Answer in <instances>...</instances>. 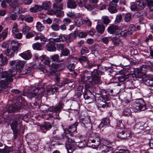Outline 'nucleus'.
I'll use <instances>...</instances> for the list:
<instances>
[{
    "label": "nucleus",
    "mask_w": 153,
    "mask_h": 153,
    "mask_svg": "<svg viewBox=\"0 0 153 153\" xmlns=\"http://www.w3.org/2000/svg\"><path fill=\"white\" fill-rule=\"evenodd\" d=\"M89 52V50L86 47H84L81 48V55H83L84 53H88Z\"/></svg>",
    "instance_id": "nucleus-54"
},
{
    "label": "nucleus",
    "mask_w": 153,
    "mask_h": 153,
    "mask_svg": "<svg viewBox=\"0 0 153 153\" xmlns=\"http://www.w3.org/2000/svg\"><path fill=\"white\" fill-rule=\"evenodd\" d=\"M22 34L21 33H17L13 34L14 38L18 39H21L22 37Z\"/></svg>",
    "instance_id": "nucleus-64"
},
{
    "label": "nucleus",
    "mask_w": 153,
    "mask_h": 153,
    "mask_svg": "<svg viewBox=\"0 0 153 153\" xmlns=\"http://www.w3.org/2000/svg\"><path fill=\"white\" fill-rule=\"evenodd\" d=\"M51 67L57 71L62 70L63 68V65L61 64H52Z\"/></svg>",
    "instance_id": "nucleus-24"
},
{
    "label": "nucleus",
    "mask_w": 153,
    "mask_h": 153,
    "mask_svg": "<svg viewBox=\"0 0 153 153\" xmlns=\"http://www.w3.org/2000/svg\"><path fill=\"white\" fill-rule=\"evenodd\" d=\"M64 135L63 133H62L60 136L53 137L51 139V141L52 142H55L57 140H63Z\"/></svg>",
    "instance_id": "nucleus-35"
},
{
    "label": "nucleus",
    "mask_w": 153,
    "mask_h": 153,
    "mask_svg": "<svg viewBox=\"0 0 153 153\" xmlns=\"http://www.w3.org/2000/svg\"><path fill=\"white\" fill-rule=\"evenodd\" d=\"M136 3L137 6L139 7L140 9H143L145 7V4L144 2H142L141 0H136Z\"/></svg>",
    "instance_id": "nucleus-45"
},
{
    "label": "nucleus",
    "mask_w": 153,
    "mask_h": 153,
    "mask_svg": "<svg viewBox=\"0 0 153 153\" xmlns=\"http://www.w3.org/2000/svg\"><path fill=\"white\" fill-rule=\"evenodd\" d=\"M25 62L22 60H12L10 62V65L13 67V66H16V68L14 69H22L25 65Z\"/></svg>",
    "instance_id": "nucleus-11"
},
{
    "label": "nucleus",
    "mask_w": 153,
    "mask_h": 153,
    "mask_svg": "<svg viewBox=\"0 0 153 153\" xmlns=\"http://www.w3.org/2000/svg\"><path fill=\"white\" fill-rule=\"evenodd\" d=\"M62 22L65 25H68L72 22V20L70 18H66L63 19Z\"/></svg>",
    "instance_id": "nucleus-52"
},
{
    "label": "nucleus",
    "mask_w": 153,
    "mask_h": 153,
    "mask_svg": "<svg viewBox=\"0 0 153 153\" xmlns=\"http://www.w3.org/2000/svg\"><path fill=\"white\" fill-rule=\"evenodd\" d=\"M91 3H90L89 2L87 4H86L85 5V8L87 9L88 10L91 11L94 8H97V7L96 5H91Z\"/></svg>",
    "instance_id": "nucleus-37"
},
{
    "label": "nucleus",
    "mask_w": 153,
    "mask_h": 153,
    "mask_svg": "<svg viewBox=\"0 0 153 153\" xmlns=\"http://www.w3.org/2000/svg\"><path fill=\"white\" fill-rule=\"evenodd\" d=\"M19 55L23 59L26 60L30 59L32 57V54L29 50L23 52L19 54Z\"/></svg>",
    "instance_id": "nucleus-18"
},
{
    "label": "nucleus",
    "mask_w": 153,
    "mask_h": 153,
    "mask_svg": "<svg viewBox=\"0 0 153 153\" xmlns=\"http://www.w3.org/2000/svg\"><path fill=\"white\" fill-rule=\"evenodd\" d=\"M131 75L130 74H123L117 77L118 81L123 82L128 79Z\"/></svg>",
    "instance_id": "nucleus-29"
},
{
    "label": "nucleus",
    "mask_w": 153,
    "mask_h": 153,
    "mask_svg": "<svg viewBox=\"0 0 153 153\" xmlns=\"http://www.w3.org/2000/svg\"><path fill=\"white\" fill-rule=\"evenodd\" d=\"M78 33V30L75 31L68 36L60 34L59 37L53 39V41L56 42H61L66 41L67 42H70L73 41L77 36Z\"/></svg>",
    "instance_id": "nucleus-4"
},
{
    "label": "nucleus",
    "mask_w": 153,
    "mask_h": 153,
    "mask_svg": "<svg viewBox=\"0 0 153 153\" xmlns=\"http://www.w3.org/2000/svg\"><path fill=\"white\" fill-rule=\"evenodd\" d=\"M40 127L41 131L45 133L47 131L49 130L52 128V126L48 123L45 122L44 124L40 125Z\"/></svg>",
    "instance_id": "nucleus-17"
},
{
    "label": "nucleus",
    "mask_w": 153,
    "mask_h": 153,
    "mask_svg": "<svg viewBox=\"0 0 153 153\" xmlns=\"http://www.w3.org/2000/svg\"><path fill=\"white\" fill-rule=\"evenodd\" d=\"M25 101L21 96L17 97L15 104L10 105L7 109L8 112L9 113H14L19 111L21 108V105Z\"/></svg>",
    "instance_id": "nucleus-5"
},
{
    "label": "nucleus",
    "mask_w": 153,
    "mask_h": 153,
    "mask_svg": "<svg viewBox=\"0 0 153 153\" xmlns=\"http://www.w3.org/2000/svg\"><path fill=\"white\" fill-rule=\"evenodd\" d=\"M62 133H64L66 135L69 136L72 135V133L70 129L68 128H65L64 130V132Z\"/></svg>",
    "instance_id": "nucleus-57"
},
{
    "label": "nucleus",
    "mask_w": 153,
    "mask_h": 153,
    "mask_svg": "<svg viewBox=\"0 0 153 153\" xmlns=\"http://www.w3.org/2000/svg\"><path fill=\"white\" fill-rule=\"evenodd\" d=\"M119 28L116 25H111L109 26L107 28V31L108 33L111 34H114L116 35L117 34Z\"/></svg>",
    "instance_id": "nucleus-14"
},
{
    "label": "nucleus",
    "mask_w": 153,
    "mask_h": 153,
    "mask_svg": "<svg viewBox=\"0 0 153 153\" xmlns=\"http://www.w3.org/2000/svg\"><path fill=\"white\" fill-rule=\"evenodd\" d=\"M31 71V67L27 66L25 68L22 69L20 72V74L21 75H25L30 73Z\"/></svg>",
    "instance_id": "nucleus-23"
},
{
    "label": "nucleus",
    "mask_w": 153,
    "mask_h": 153,
    "mask_svg": "<svg viewBox=\"0 0 153 153\" xmlns=\"http://www.w3.org/2000/svg\"><path fill=\"white\" fill-rule=\"evenodd\" d=\"M31 29V28L30 27L27 25L24 26L22 30V33L23 34H26L28 33L29 32H30Z\"/></svg>",
    "instance_id": "nucleus-44"
},
{
    "label": "nucleus",
    "mask_w": 153,
    "mask_h": 153,
    "mask_svg": "<svg viewBox=\"0 0 153 153\" xmlns=\"http://www.w3.org/2000/svg\"><path fill=\"white\" fill-rule=\"evenodd\" d=\"M132 106L134 111L137 112L144 111L146 109L145 103L142 98L135 99L133 102Z\"/></svg>",
    "instance_id": "nucleus-6"
},
{
    "label": "nucleus",
    "mask_w": 153,
    "mask_h": 153,
    "mask_svg": "<svg viewBox=\"0 0 153 153\" xmlns=\"http://www.w3.org/2000/svg\"><path fill=\"white\" fill-rule=\"evenodd\" d=\"M35 40L40 39L42 42L41 44H44L46 42L48 41V39L45 37L41 33H36V36L34 38Z\"/></svg>",
    "instance_id": "nucleus-16"
},
{
    "label": "nucleus",
    "mask_w": 153,
    "mask_h": 153,
    "mask_svg": "<svg viewBox=\"0 0 153 153\" xmlns=\"http://www.w3.org/2000/svg\"><path fill=\"white\" fill-rule=\"evenodd\" d=\"M64 105L62 102H60L59 103L58 105L56 106L50 107L48 108V111L50 112H54L57 113H59L61 111V109L62 108Z\"/></svg>",
    "instance_id": "nucleus-12"
},
{
    "label": "nucleus",
    "mask_w": 153,
    "mask_h": 153,
    "mask_svg": "<svg viewBox=\"0 0 153 153\" xmlns=\"http://www.w3.org/2000/svg\"><path fill=\"white\" fill-rule=\"evenodd\" d=\"M18 26L16 23H14L12 30V33L13 34L19 32V30L18 28Z\"/></svg>",
    "instance_id": "nucleus-42"
},
{
    "label": "nucleus",
    "mask_w": 153,
    "mask_h": 153,
    "mask_svg": "<svg viewBox=\"0 0 153 153\" xmlns=\"http://www.w3.org/2000/svg\"><path fill=\"white\" fill-rule=\"evenodd\" d=\"M51 27L55 31H57L59 30V26L57 23H53L51 25Z\"/></svg>",
    "instance_id": "nucleus-48"
},
{
    "label": "nucleus",
    "mask_w": 153,
    "mask_h": 153,
    "mask_svg": "<svg viewBox=\"0 0 153 153\" xmlns=\"http://www.w3.org/2000/svg\"><path fill=\"white\" fill-rule=\"evenodd\" d=\"M117 137L121 139H129L131 137V131L129 129L123 131L118 134Z\"/></svg>",
    "instance_id": "nucleus-10"
},
{
    "label": "nucleus",
    "mask_w": 153,
    "mask_h": 153,
    "mask_svg": "<svg viewBox=\"0 0 153 153\" xmlns=\"http://www.w3.org/2000/svg\"><path fill=\"white\" fill-rule=\"evenodd\" d=\"M10 83L4 80H1L0 81V88L5 90L7 89Z\"/></svg>",
    "instance_id": "nucleus-28"
},
{
    "label": "nucleus",
    "mask_w": 153,
    "mask_h": 153,
    "mask_svg": "<svg viewBox=\"0 0 153 153\" xmlns=\"http://www.w3.org/2000/svg\"><path fill=\"white\" fill-rule=\"evenodd\" d=\"M46 47L47 48L48 50L50 51H54L56 50L53 43L52 42H48L46 45Z\"/></svg>",
    "instance_id": "nucleus-31"
},
{
    "label": "nucleus",
    "mask_w": 153,
    "mask_h": 153,
    "mask_svg": "<svg viewBox=\"0 0 153 153\" xmlns=\"http://www.w3.org/2000/svg\"><path fill=\"white\" fill-rule=\"evenodd\" d=\"M64 137L62 140H65V144L68 153H72L76 149L75 143L76 142L74 140L72 135H66L63 133Z\"/></svg>",
    "instance_id": "nucleus-2"
},
{
    "label": "nucleus",
    "mask_w": 153,
    "mask_h": 153,
    "mask_svg": "<svg viewBox=\"0 0 153 153\" xmlns=\"http://www.w3.org/2000/svg\"><path fill=\"white\" fill-rule=\"evenodd\" d=\"M142 71L143 69L141 67L137 69L136 71L135 72V74L137 78H142L143 76H145V73H143Z\"/></svg>",
    "instance_id": "nucleus-22"
},
{
    "label": "nucleus",
    "mask_w": 153,
    "mask_h": 153,
    "mask_svg": "<svg viewBox=\"0 0 153 153\" xmlns=\"http://www.w3.org/2000/svg\"><path fill=\"white\" fill-rule=\"evenodd\" d=\"M70 53L69 50L67 48H65L61 51L60 56V57L62 56H68L70 54Z\"/></svg>",
    "instance_id": "nucleus-39"
},
{
    "label": "nucleus",
    "mask_w": 153,
    "mask_h": 153,
    "mask_svg": "<svg viewBox=\"0 0 153 153\" xmlns=\"http://www.w3.org/2000/svg\"><path fill=\"white\" fill-rule=\"evenodd\" d=\"M96 30L99 33L102 34L105 30V27L102 24H98L96 27Z\"/></svg>",
    "instance_id": "nucleus-27"
},
{
    "label": "nucleus",
    "mask_w": 153,
    "mask_h": 153,
    "mask_svg": "<svg viewBox=\"0 0 153 153\" xmlns=\"http://www.w3.org/2000/svg\"><path fill=\"white\" fill-rule=\"evenodd\" d=\"M34 60L39 62L40 61L41 62H43L45 65L50 66V59L45 55H43L39 56L38 53L35 54L34 55Z\"/></svg>",
    "instance_id": "nucleus-9"
},
{
    "label": "nucleus",
    "mask_w": 153,
    "mask_h": 153,
    "mask_svg": "<svg viewBox=\"0 0 153 153\" xmlns=\"http://www.w3.org/2000/svg\"><path fill=\"white\" fill-rule=\"evenodd\" d=\"M39 92L38 89L35 88H33L31 91L29 93V94L31 97H34L39 94Z\"/></svg>",
    "instance_id": "nucleus-32"
},
{
    "label": "nucleus",
    "mask_w": 153,
    "mask_h": 153,
    "mask_svg": "<svg viewBox=\"0 0 153 153\" xmlns=\"http://www.w3.org/2000/svg\"><path fill=\"white\" fill-rule=\"evenodd\" d=\"M76 25L78 27L80 26L83 24V21L81 18L78 17L75 20Z\"/></svg>",
    "instance_id": "nucleus-43"
},
{
    "label": "nucleus",
    "mask_w": 153,
    "mask_h": 153,
    "mask_svg": "<svg viewBox=\"0 0 153 153\" xmlns=\"http://www.w3.org/2000/svg\"><path fill=\"white\" fill-rule=\"evenodd\" d=\"M131 18V14L130 13L126 14L124 20L126 22H129Z\"/></svg>",
    "instance_id": "nucleus-55"
},
{
    "label": "nucleus",
    "mask_w": 153,
    "mask_h": 153,
    "mask_svg": "<svg viewBox=\"0 0 153 153\" xmlns=\"http://www.w3.org/2000/svg\"><path fill=\"white\" fill-rule=\"evenodd\" d=\"M53 8L55 10L63 9V5L62 4H58L54 3L53 4Z\"/></svg>",
    "instance_id": "nucleus-49"
},
{
    "label": "nucleus",
    "mask_w": 153,
    "mask_h": 153,
    "mask_svg": "<svg viewBox=\"0 0 153 153\" xmlns=\"http://www.w3.org/2000/svg\"><path fill=\"white\" fill-rule=\"evenodd\" d=\"M102 19L104 24L108 25L110 22V20L107 16H103L102 17Z\"/></svg>",
    "instance_id": "nucleus-51"
},
{
    "label": "nucleus",
    "mask_w": 153,
    "mask_h": 153,
    "mask_svg": "<svg viewBox=\"0 0 153 153\" xmlns=\"http://www.w3.org/2000/svg\"><path fill=\"white\" fill-rule=\"evenodd\" d=\"M51 3L50 1H45L42 4V10H48L51 6Z\"/></svg>",
    "instance_id": "nucleus-30"
},
{
    "label": "nucleus",
    "mask_w": 153,
    "mask_h": 153,
    "mask_svg": "<svg viewBox=\"0 0 153 153\" xmlns=\"http://www.w3.org/2000/svg\"><path fill=\"white\" fill-rule=\"evenodd\" d=\"M122 125L121 121L120 120H117L116 124L114 125V127H115L116 128L119 129L120 128Z\"/></svg>",
    "instance_id": "nucleus-59"
},
{
    "label": "nucleus",
    "mask_w": 153,
    "mask_h": 153,
    "mask_svg": "<svg viewBox=\"0 0 153 153\" xmlns=\"http://www.w3.org/2000/svg\"><path fill=\"white\" fill-rule=\"evenodd\" d=\"M110 144L109 142L106 140H101V144L99 148L102 152L107 153H114V150L111 147L108 145Z\"/></svg>",
    "instance_id": "nucleus-7"
},
{
    "label": "nucleus",
    "mask_w": 153,
    "mask_h": 153,
    "mask_svg": "<svg viewBox=\"0 0 153 153\" xmlns=\"http://www.w3.org/2000/svg\"><path fill=\"white\" fill-rule=\"evenodd\" d=\"M0 65L3 66L6 64L8 62V59L7 57L4 56V55L1 54H0Z\"/></svg>",
    "instance_id": "nucleus-26"
},
{
    "label": "nucleus",
    "mask_w": 153,
    "mask_h": 153,
    "mask_svg": "<svg viewBox=\"0 0 153 153\" xmlns=\"http://www.w3.org/2000/svg\"><path fill=\"white\" fill-rule=\"evenodd\" d=\"M67 7L71 9L75 8L77 6L76 3L74 1H71L69 0L67 3Z\"/></svg>",
    "instance_id": "nucleus-33"
},
{
    "label": "nucleus",
    "mask_w": 153,
    "mask_h": 153,
    "mask_svg": "<svg viewBox=\"0 0 153 153\" xmlns=\"http://www.w3.org/2000/svg\"><path fill=\"white\" fill-rule=\"evenodd\" d=\"M131 113L130 109L128 107H126L124 109L123 111V114L125 116H130Z\"/></svg>",
    "instance_id": "nucleus-36"
},
{
    "label": "nucleus",
    "mask_w": 153,
    "mask_h": 153,
    "mask_svg": "<svg viewBox=\"0 0 153 153\" xmlns=\"http://www.w3.org/2000/svg\"><path fill=\"white\" fill-rule=\"evenodd\" d=\"M7 2L8 3L10 7L13 9V11L15 14L21 13L22 12V8L18 4L17 1H12V0H6Z\"/></svg>",
    "instance_id": "nucleus-8"
},
{
    "label": "nucleus",
    "mask_w": 153,
    "mask_h": 153,
    "mask_svg": "<svg viewBox=\"0 0 153 153\" xmlns=\"http://www.w3.org/2000/svg\"><path fill=\"white\" fill-rule=\"evenodd\" d=\"M122 17L121 14H117L116 16L115 22L116 23H119L122 19Z\"/></svg>",
    "instance_id": "nucleus-56"
},
{
    "label": "nucleus",
    "mask_w": 153,
    "mask_h": 153,
    "mask_svg": "<svg viewBox=\"0 0 153 153\" xmlns=\"http://www.w3.org/2000/svg\"><path fill=\"white\" fill-rule=\"evenodd\" d=\"M78 124V122H76L73 125L69 127L68 128L72 134L76 131L77 128L76 127Z\"/></svg>",
    "instance_id": "nucleus-38"
},
{
    "label": "nucleus",
    "mask_w": 153,
    "mask_h": 153,
    "mask_svg": "<svg viewBox=\"0 0 153 153\" xmlns=\"http://www.w3.org/2000/svg\"><path fill=\"white\" fill-rule=\"evenodd\" d=\"M23 116L22 114H14L10 118L11 120L16 121L20 123L21 122L22 120L23 119Z\"/></svg>",
    "instance_id": "nucleus-15"
},
{
    "label": "nucleus",
    "mask_w": 153,
    "mask_h": 153,
    "mask_svg": "<svg viewBox=\"0 0 153 153\" xmlns=\"http://www.w3.org/2000/svg\"><path fill=\"white\" fill-rule=\"evenodd\" d=\"M135 27L133 25H131L129 26L128 30H127L128 35H131L135 31Z\"/></svg>",
    "instance_id": "nucleus-46"
},
{
    "label": "nucleus",
    "mask_w": 153,
    "mask_h": 153,
    "mask_svg": "<svg viewBox=\"0 0 153 153\" xmlns=\"http://www.w3.org/2000/svg\"><path fill=\"white\" fill-rule=\"evenodd\" d=\"M147 4L149 7L150 10L153 11V1L152 0H149L147 1Z\"/></svg>",
    "instance_id": "nucleus-61"
},
{
    "label": "nucleus",
    "mask_w": 153,
    "mask_h": 153,
    "mask_svg": "<svg viewBox=\"0 0 153 153\" xmlns=\"http://www.w3.org/2000/svg\"><path fill=\"white\" fill-rule=\"evenodd\" d=\"M145 83L146 84L150 86H153V77L149 76L145 78Z\"/></svg>",
    "instance_id": "nucleus-25"
},
{
    "label": "nucleus",
    "mask_w": 153,
    "mask_h": 153,
    "mask_svg": "<svg viewBox=\"0 0 153 153\" xmlns=\"http://www.w3.org/2000/svg\"><path fill=\"white\" fill-rule=\"evenodd\" d=\"M19 123L16 121H13L10 124V126L13 132L15 135H16L18 133V127L19 125Z\"/></svg>",
    "instance_id": "nucleus-20"
},
{
    "label": "nucleus",
    "mask_w": 153,
    "mask_h": 153,
    "mask_svg": "<svg viewBox=\"0 0 153 153\" xmlns=\"http://www.w3.org/2000/svg\"><path fill=\"white\" fill-rule=\"evenodd\" d=\"M4 54L8 57L10 58L13 57L14 56V53L13 52H11L10 49L7 48L5 51Z\"/></svg>",
    "instance_id": "nucleus-40"
},
{
    "label": "nucleus",
    "mask_w": 153,
    "mask_h": 153,
    "mask_svg": "<svg viewBox=\"0 0 153 153\" xmlns=\"http://www.w3.org/2000/svg\"><path fill=\"white\" fill-rule=\"evenodd\" d=\"M110 125V120L108 118L105 117L102 120V121L99 125V128L102 129Z\"/></svg>",
    "instance_id": "nucleus-13"
},
{
    "label": "nucleus",
    "mask_w": 153,
    "mask_h": 153,
    "mask_svg": "<svg viewBox=\"0 0 153 153\" xmlns=\"http://www.w3.org/2000/svg\"><path fill=\"white\" fill-rule=\"evenodd\" d=\"M57 48L58 50L61 51L64 49V44L62 43H57L56 44Z\"/></svg>",
    "instance_id": "nucleus-62"
},
{
    "label": "nucleus",
    "mask_w": 153,
    "mask_h": 153,
    "mask_svg": "<svg viewBox=\"0 0 153 153\" xmlns=\"http://www.w3.org/2000/svg\"><path fill=\"white\" fill-rule=\"evenodd\" d=\"M116 4H114L112 2H110L108 10L111 13H114L117 12V9L116 7Z\"/></svg>",
    "instance_id": "nucleus-21"
},
{
    "label": "nucleus",
    "mask_w": 153,
    "mask_h": 153,
    "mask_svg": "<svg viewBox=\"0 0 153 153\" xmlns=\"http://www.w3.org/2000/svg\"><path fill=\"white\" fill-rule=\"evenodd\" d=\"M12 45L14 44L12 47V50L13 51V52L17 53L19 50V47L22 45L21 43H19L17 41L14 40L12 41Z\"/></svg>",
    "instance_id": "nucleus-19"
},
{
    "label": "nucleus",
    "mask_w": 153,
    "mask_h": 153,
    "mask_svg": "<svg viewBox=\"0 0 153 153\" xmlns=\"http://www.w3.org/2000/svg\"><path fill=\"white\" fill-rule=\"evenodd\" d=\"M17 73L16 69H13L11 67L8 71H3L1 75L0 76V78L4 79V80L10 83L13 81L14 76Z\"/></svg>",
    "instance_id": "nucleus-3"
},
{
    "label": "nucleus",
    "mask_w": 153,
    "mask_h": 153,
    "mask_svg": "<svg viewBox=\"0 0 153 153\" xmlns=\"http://www.w3.org/2000/svg\"><path fill=\"white\" fill-rule=\"evenodd\" d=\"M78 60L80 62H86L88 60L87 57L85 56H81L78 58Z\"/></svg>",
    "instance_id": "nucleus-53"
},
{
    "label": "nucleus",
    "mask_w": 153,
    "mask_h": 153,
    "mask_svg": "<svg viewBox=\"0 0 153 153\" xmlns=\"http://www.w3.org/2000/svg\"><path fill=\"white\" fill-rule=\"evenodd\" d=\"M75 67V64L74 63H71L68 65V68L70 71H72L74 70Z\"/></svg>",
    "instance_id": "nucleus-63"
},
{
    "label": "nucleus",
    "mask_w": 153,
    "mask_h": 153,
    "mask_svg": "<svg viewBox=\"0 0 153 153\" xmlns=\"http://www.w3.org/2000/svg\"><path fill=\"white\" fill-rule=\"evenodd\" d=\"M36 27L37 30L40 31H42L44 28L42 24L39 22H37Z\"/></svg>",
    "instance_id": "nucleus-50"
},
{
    "label": "nucleus",
    "mask_w": 153,
    "mask_h": 153,
    "mask_svg": "<svg viewBox=\"0 0 153 153\" xmlns=\"http://www.w3.org/2000/svg\"><path fill=\"white\" fill-rule=\"evenodd\" d=\"M67 16L71 18L74 19L76 17V15L74 12H69L67 13Z\"/></svg>",
    "instance_id": "nucleus-60"
},
{
    "label": "nucleus",
    "mask_w": 153,
    "mask_h": 153,
    "mask_svg": "<svg viewBox=\"0 0 153 153\" xmlns=\"http://www.w3.org/2000/svg\"><path fill=\"white\" fill-rule=\"evenodd\" d=\"M51 59L54 62H57L59 59V56L57 54H55L51 57Z\"/></svg>",
    "instance_id": "nucleus-58"
},
{
    "label": "nucleus",
    "mask_w": 153,
    "mask_h": 153,
    "mask_svg": "<svg viewBox=\"0 0 153 153\" xmlns=\"http://www.w3.org/2000/svg\"><path fill=\"white\" fill-rule=\"evenodd\" d=\"M42 45L41 43L37 42L33 44L32 45V47L34 50H41Z\"/></svg>",
    "instance_id": "nucleus-41"
},
{
    "label": "nucleus",
    "mask_w": 153,
    "mask_h": 153,
    "mask_svg": "<svg viewBox=\"0 0 153 153\" xmlns=\"http://www.w3.org/2000/svg\"><path fill=\"white\" fill-rule=\"evenodd\" d=\"M12 150V149L11 147L6 146L3 149H0V153H9Z\"/></svg>",
    "instance_id": "nucleus-34"
},
{
    "label": "nucleus",
    "mask_w": 153,
    "mask_h": 153,
    "mask_svg": "<svg viewBox=\"0 0 153 153\" xmlns=\"http://www.w3.org/2000/svg\"><path fill=\"white\" fill-rule=\"evenodd\" d=\"M100 65H97V68L92 71L87 70L82 72V78L84 81L91 80L95 83H100L102 82L100 75L102 73L101 71L99 70Z\"/></svg>",
    "instance_id": "nucleus-1"
},
{
    "label": "nucleus",
    "mask_w": 153,
    "mask_h": 153,
    "mask_svg": "<svg viewBox=\"0 0 153 153\" xmlns=\"http://www.w3.org/2000/svg\"><path fill=\"white\" fill-rule=\"evenodd\" d=\"M85 82V88L86 89H88L92 85L96 84H99V83H95L93 82V81H91V80L90 81H84Z\"/></svg>",
    "instance_id": "nucleus-47"
}]
</instances>
